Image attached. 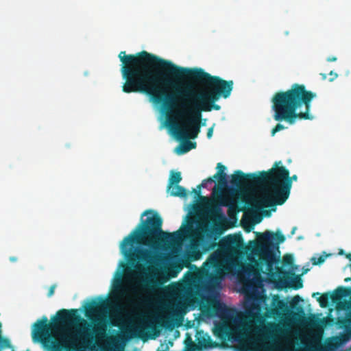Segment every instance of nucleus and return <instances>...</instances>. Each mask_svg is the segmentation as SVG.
Listing matches in <instances>:
<instances>
[{"mask_svg": "<svg viewBox=\"0 0 351 351\" xmlns=\"http://www.w3.org/2000/svg\"><path fill=\"white\" fill-rule=\"evenodd\" d=\"M119 58L125 80L122 91L145 94L154 104L161 105L167 113H171L177 105L176 95L168 90L180 88L184 79L191 80L197 93L210 95L212 99H227L233 90L232 80L212 75L201 68L179 66L146 51L129 55L121 51Z\"/></svg>", "mask_w": 351, "mask_h": 351, "instance_id": "nucleus-1", "label": "nucleus"}, {"mask_svg": "<svg viewBox=\"0 0 351 351\" xmlns=\"http://www.w3.org/2000/svg\"><path fill=\"white\" fill-rule=\"evenodd\" d=\"M162 226V219L157 213L145 210L141 215V222L123 239L120 249L132 267L141 268L140 262L151 264L154 256L150 249L176 243L189 231V228H186L182 232L179 230L170 233L163 231Z\"/></svg>", "mask_w": 351, "mask_h": 351, "instance_id": "nucleus-2", "label": "nucleus"}, {"mask_svg": "<svg viewBox=\"0 0 351 351\" xmlns=\"http://www.w3.org/2000/svg\"><path fill=\"white\" fill-rule=\"evenodd\" d=\"M298 176H289V171L282 165L281 161L276 162L267 171L256 173H244L237 170L231 176V184L239 190L250 186L264 185V193L260 201L265 207L283 204L288 199L292 182L296 181Z\"/></svg>", "mask_w": 351, "mask_h": 351, "instance_id": "nucleus-3", "label": "nucleus"}, {"mask_svg": "<svg viewBox=\"0 0 351 351\" xmlns=\"http://www.w3.org/2000/svg\"><path fill=\"white\" fill-rule=\"evenodd\" d=\"M80 322L88 326L81 318L77 309H60L52 318V322L49 323L47 317L44 316L34 323L33 340L40 343L46 351H63L75 341V335L69 328Z\"/></svg>", "mask_w": 351, "mask_h": 351, "instance_id": "nucleus-4", "label": "nucleus"}, {"mask_svg": "<svg viewBox=\"0 0 351 351\" xmlns=\"http://www.w3.org/2000/svg\"><path fill=\"white\" fill-rule=\"evenodd\" d=\"M316 97L315 93L299 84H293L287 90L276 93L271 99L273 119L289 125L294 124L297 119H311V101Z\"/></svg>", "mask_w": 351, "mask_h": 351, "instance_id": "nucleus-5", "label": "nucleus"}, {"mask_svg": "<svg viewBox=\"0 0 351 351\" xmlns=\"http://www.w3.org/2000/svg\"><path fill=\"white\" fill-rule=\"evenodd\" d=\"M217 246L218 247L217 250L212 253L203 263L202 273L205 275H208L211 269L219 271L225 266L234 265L243 254V250L245 248L241 234H232L223 237L218 243L212 242L208 246H205L204 250H214Z\"/></svg>", "mask_w": 351, "mask_h": 351, "instance_id": "nucleus-6", "label": "nucleus"}, {"mask_svg": "<svg viewBox=\"0 0 351 351\" xmlns=\"http://www.w3.org/2000/svg\"><path fill=\"white\" fill-rule=\"evenodd\" d=\"M174 90L171 94L176 95L177 105L179 99L189 104L193 110L202 114V112H210L212 110H219L221 107L215 102L219 99H212L210 95L197 93L195 86L192 83L185 82L180 84V88H171Z\"/></svg>", "mask_w": 351, "mask_h": 351, "instance_id": "nucleus-7", "label": "nucleus"}, {"mask_svg": "<svg viewBox=\"0 0 351 351\" xmlns=\"http://www.w3.org/2000/svg\"><path fill=\"white\" fill-rule=\"evenodd\" d=\"M178 104L182 109L179 114L181 115L186 114L187 118L181 125L174 121H169V125L174 136L178 140L196 138L200 132L202 114L193 110L184 100L179 99L177 107ZM176 108V106L173 109Z\"/></svg>", "mask_w": 351, "mask_h": 351, "instance_id": "nucleus-8", "label": "nucleus"}, {"mask_svg": "<svg viewBox=\"0 0 351 351\" xmlns=\"http://www.w3.org/2000/svg\"><path fill=\"white\" fill-rule=\"evenodd\" d=\"M258 241H254V247L260 252V261L267 266L269 274H274V265L278 262L276 255L271 248H278V245L285 241V237L280 231L274 233L266 231L257 233Z\"/></svg>", "mask_w": 351, "mask_h": 351, "instance_id": "nucleus-9", "label": "nucleus"}, {"mask_svg": "<svg viewBox=\"0 0 351 351\" xmlns=\"http://www.w3.org/2000/svg\"><path fill=\"white\" fill-rule=\"evenodd\" d=\"M217 172L213 178L215 180H218L220 186H215L213 189L212 195L217 204L228 207V215L231 216L232 213H237L239 211V209L237 203L223 193V188L227 185L226 173H225L226 166L219 162L217 165Z\"/></svg>", "mask_w": 351, "mask_h": 351, "instance_id": "nucleus-10", "label": "nucleus"}, {"mask_svg": "<svg viewBox=\"0 0 351 351\" xmlns=\"http://www.w3.org/2000/svg\"><path fill=\"white\" fill-rule=\"evenodd\" d=\"M276 271H274L272 276H278V282L282 287L291 288L295 290L300 289L303 287V282L300 276L295 275L293 272L283 270L276 267Z\"/></svg>", "mask_w": 351, "mask_h": 351, "instance_id": "nucleus-11", "label": "nucleus"}, {"mask_svg": "<svg viewBox=\"0 0 351 351\" xmlns=\"http://www.w3.org/2000/svg\"><path fill=\"white\" fill-rule=\"evenodd\" d=\"M346 332L340 336H335L326 340L324 346H311L308 348H305L302 350H298V351H333L341 345L348 342L350 338V332L348 329H346Z\"/></svg>", "mask_w": 351, "mask_h": 351, "instance_id": "nucleus-12", "label": "nucleus"}, {"mask_svg": "<svg viewBox=\"0 0 351 351\" xmlns=\"http://www.w3.org/2000/svg\"><path fill=\"white\" fill-rule=\"evenodd\" d=\"M252 348L241 347L239 351H274L275 347L273 342L266 341L264 339L251 340ZM283 351H298V349L285 348Z\"/></svg>", "mask_w": 351, "mask_h": 351, "instance_id": "nucleus-13", "label": "nucleus"}, {"mask_svg": "<svg viewBox=\"0 0 351 351\" xmlns=\"http://www.w3.org/2000/svg\"><path fill=\"white\" fill-rule=\"evenodd\" d=\"M271 306V307L267 310V313L272 316L280 315L288 311L287 303L283 300H280L278 295L272 298Z\"/></svg>", "mask_w": 351, "mask_h": 351, "instance_id": "nucleus-14", "label": "nucleus"}, {"mask_svg": "<svg viewBox=\"0 0 351 351\" xmlns=\"http://www.w3.org/2000/svg\"><path fill=\"white\" fill-rule=\"evenodd\" d=\"M196 341L197 345V350L202 351L204 349L215 348L217 343L212 341L210 336L204 333L202 330L197 332Z\"/></svg>", "mask_w": 351, "mask_h": 351, "instance_id": "nucleus-15", "label": "nucleus"}, {"mask_svg": "<svg viewBox=\"0 0 351 351\" xmlns=\"http://www.w3.org/2000/svg\"><path fill=\"white\" fill-rule=\"evenodd\" d=\"M204 242V239L202 236L197 237L196 238H193L190 242V248L191 251L189 252V258L191 261H197L198 260L202 253L199 251V246Z\"/></svg>", "mask_w": 351, "mask_h": 351, "instance_id": "nucleus-16", "label": "nucleus"}, {"mask_svg": "<svg viewBox=\"0 0 351 351\" xmlns=\"http://www.w3.org/2000/svg\"><path fill=\"white\" fill-rule=\"evenodd\" d=\"M350 293V288L340 287L330 294V298L333 303L339 304L343 298L349 296Z\"/></svg>", "mask_w": 351, "mask_h": 351, "instance_id": "nucleus-17", "label": "nucleus"}, {"mask_svg": "<svg viewBox=\"0 0 351 351\" xmlns=\"http://www.w3.org/2000/svg\"><path fill=\"white\" fill-rule=\"evenodd\" d=\"M201 189L198 188L197 189H193V192L195 193L197 197H199L206 206L210 207V211L213 213H218L221 211V208L219 204L216 202H215V199L213 201H210L208 197L204 196H201ZM213 198H215L213 197Z\"/></svg>", "mask_w": 351, "mask_h": 351, "instance_id": "nucleus-18", "label": "nucleus"}, {"mask_svg": "<svg viewBox=\"0 0 351 351\" xmlns=\"http://www.w3.org/2000/svg\"><path fill=\"white\" fill-rule=\"evenodd\" d=\"M261 313V304L254 301L250 304V305L245 308L246 317L249 319H254L258 318Z\"/></svg>", "mask_w": 351, "mask_h": 351, "instance_id": "nucleus-19", "label": "nucleus"}, {"mask_svg": "<svg viewBox=\"0 0 351 351\" xmlns=\"http://www.w3.org/2000/svg\"><path fill=\"white\" fill-rule=\"evenodd\" d=\"M103 306L101 302H99L97 301H93L88 304V305L85 307V315L88 318L92 319V317L93 315H97Z\"/></svg>", "mask_w": 351, "mask_h": 351, "instance_id": "nucleus-20", "label": "nucleus"}, {"mask_svg": "<svg viewBox=\"0 0 351 351\" xmlns=\"http://www.w3.org/2000/svg\"><path fill=\"white\" fill-rule=\"evenodd\" d=\"M343 308L346 311V315L344 317L338 318L337 323L340 327H346L348 324H351V302H345Z\"/></svg>", "mask_w": 351, "mask_h": 351, "instance_id": "nucleus-21", "label": "nucleus"}, {"mask_svg": "<svg viewBox=\"0 0 351 351\" xmlns=\"http://www.w3.org/2000/svg\"><path fill=\"white\" fill-rule=\"evenodd\" d=\"M181 141L182 143L176 148L178 154H184L196 147L195 142H191L189 139H182Z\"/></svg>", "mask_w": 351, "mask_h": 351, "instance_id": "nucleus-22", "label": "nucleus"}, {"mask_svg": "<svg viewBox=\"0 0 351 351\" xmlns=\"http://www.w3.org/2000/svg\"><path fill=\"white\" fill-rule=\"evenodd\" d=\"M169 193L171 196L174 197H186L187 196V191L186 189L178 184L172 185L171 189L167 191Z\"/></svg>", "mask_w": 351, "mask_h": 351, "instance_id": "nucleus-23", "label": "nucleus"}, {"mask_svg": "<svg viewBox=\"0 0 351 351\" xmlns=\"http://www.w3.org/2000/svg\"><path fill=\"white\" fill-rule=\"evenodd\" d=\"M181 180L182 176L180 171H171L167 185V191L171 189L172 185L178 184Z\"/></svg>", "mask_w": 351, "mask_h": 351, "instance_id": "nucleus-24", "label": "nucleus"}, {"mask_svg": "<svg viewBox=\"0 0 351 351\" xmlns=\"http://www.w3.org/2000/svg\"><path fill=\"white\" fill-rule=\"evenodd\" d=\"M212 309L218 315H223L228 311L227 306L219 301H216L212 304Z\"/></svg>", "mask_w": 351, "mask_h": 351, "instance_id": "nucleus-25", "label": "nucleus"}, {"mask_svg": "<svg viewBox=\"0 0 351 351\" xmlns=\"http://www.w3.org/2000/svg\"><path fill=\"white\" fill-rule=\"evenodd\" d=\"M243 271L247 274H251L254 271V274L258 273L259 271V263L254 259V265L252 264H247L243 267Z\"/></svg>", "mask_w": 351, "mask_h": 351, "instance_id": "nucleus-26", "label": "nucleus"}, {"mask_svg": "<svg viewBox=\"0 0 351 351\" xmlns=\"http://www.w3.org/2000/svg\"><path fill=\"white\" fill-rule=\"evenodd\" d=\"M188 338L184 341L185 343V351H196L197 350V345L194 343L191 338L190 335L187 334ZM169 347L167 346L165 347V351H167Z\"/></svg>", "mask_w": 351, "mask_h": 351, "instance_id": "nucleus-27", "label": "nucleus"}, {"mask_svg": "<svg viewBox=\"0 0 351 351\" xmlns=\"http://www.w3.org/2000/svg\"><path fill=\"white\" fill-rule=\"evenodd\" d=\"M97 324L95 328V332L100 336H105L106 332V325L101 319H97Z\"/></svg>", "mask_w": 351, "mask_h": 351, "instance_id": "nucleus-28", "label": "nucleus"}, {"mask_svg": "<svg viewBox=\"0 0 351 351\" xmlns=\"http://www.w3.org/2000/svg\"><path fill=\"white\" fill-rule=\"evenodd\" d=\"M329 300H330L329 293H324L317 298L319 306L322 308H326L328 306Z\"/></svg>", "mask_w": 351, "mask_h": 351, "instance_id": "nucleus-29", "label": "nucleus"}, {"mask_svg": "<svg viewBox=\"0 0 351 351\" xmlns=\"http://www.w3.org/2000/svg\"><path fill=\"white\" fill-rule=\"evenodd\" d=\"M285 128H287L280 123H277L276 125L271 131V136H275V134L277 132H280V130H285Z\"/></svg>", "mask_w": 351, "mask_h": 351, "instance_id": "nucleus-30", "label": "nucleus"}, {"mask_svg": "<svg viewBox=\"0 0 351 351\" xmlns=\"http://www.w3.org/2000/svg\"><path fill=\"white\" fill-rule=\"evenodd\" d=\"M302 299L298 295H295L294 296L293 298H292V300L290 302V306L291 308H295L298 304L302 301Z\"/></svg>", "mask_w": 351, "mask_h": 351, "instance_id": "nucleus-31", "label": "nucleus"}, {"mask_svg": "<svg viewBox=\"0 0 351 351\" xmlns=\"http://www.w3.org/2000/svg\"><path fill=\"white\" fill-rule=\"evenodd\" d=\"M147 327L154 331V334L152 339L156 338V337L158 336L160 334V331L156 328V326L153 322H150L147 324Z\"/></svg>", "mask_w": 351, "mask_h": 351, "instance_id": "nucleus-32", "label": "nucleus"}, {"mask_svg": "<svg viewBox=\"0 0 351 351\" xmlns=\"http://www.w3.org/2000/svg\"><path fill=\"white\" fill-rule=\"evenodd\" d=\"M215 182V179L212 177L208 178L207 179H205L202 181V182L197 186V188L199 189H201L202 188L206 187V184L208 182Z\"/></svg>", "mask_w": 351, "mask_h": 351, "instance_id": "nucleus-33", "label": "nucleus"}, {"mask_svg": "<svg viewBox=\"0 0 351 351\" xmlns=\"http://www.w3.org/2000/svg\"><path fill=\"white\" fill-rule=\"evenodd\" d=\"M284 263L286 264H291L293 261V258L291 255H285L283 258Z\"/></svg>", "mask_w": 351, "mask_h": 351, "instance_id": "nucleus-34", "label": "nucleus"}, {"mask_svg": "<svg viewBox=\"0 0 351 351\" xmlns=\"http://www.w3.org/2000/svg\"><path fill=\"white\" fill-rule=\"evenodd\" d=\"M116 289H122V280L121 278H118L116 281L115 284Z\"/></svg>", "mask_w": 351, "mask_h": 351, "instance_id": "nucleus-35", "label": "nucleus"}, {"mask_svg": "<svg viewBox=\"0 0 351 351\" xmlns=\"http://www.w3.org/2000/svg\"><path fill=\"white\" fill-rule=\"evenodd\" d=\"M214 126H215V124L212 127H210L208 129L207 137L208 138H210L213 136Z\"/></svg>", "mask_w": 351, "mask_h": 351, "instance_id": "nucleus-36", "label": "nucleus"}, {"mask_svg": "<svg viewBox=\"0 0 351 351\" xmlns=\"http://www.w3.org/2000/svg\"><path fill=\"white\" fill-rule=\"evenodd\" d=\"M55 288H56V285H52V286L50 287V288L49 289V291H48V293H47V295L49 297H51V296H52L53 295Z\"/></svg>", "mask_w": 351, "mask_h": 351, "instance_id": "nucleus-37", "label": "nucleus"}, {"mask_svg": "<svg viewBox=\"0 0 351 351\" xmlns=\"http://www.w3.org/2000/svg\"><path fill=\"white\" fill-rule=\"evenodd\" d=\"M313 260H314L313 264L317 265V264L322 263L324 261V258L322 256H319L317 261H315V258H313Z\"/></svg>", "mask_w": 351, "mask_h": 351, "instance_id": "nucleus-38", "label": "nucleus"}, {"mask_svg": "<svg viewBox=\"0 0 351 351\" xmlns=\"http://www.w3.org/2000/svg\"><path fill=\"white\" fill-rule=\"evenodd\" d=\"M143 282H145V285H147V286H153L156 282V281H154L153 280H143Z\"/></svg>", "mask_w": 351, "mask_h": 351, "instance_id": "nucleus-39", "label": "nucleus"}, {"mask_svg": "<svg viewBox=\"0 0 351 351\" xmlns=\"http://www.w3.org/2000/svg\"><path fill=\"white\" fill-rule=\"evenodd\" d=\"M329 75H330V76H332V77L330 79V81H332V80H334L335 78H337V74L336 73L333 72V71H330V73H329Z\"/></svg>", "mask_w": 351, "mask_h": 351, "instance_id": "nucleus-40", "label": "nucleus"}, {"mask_svg": "<svg viewBox=\"0 0 351 351\" xmlns=\"http://www.w3.org/2000/svg\"><path fill=\"white\" fill-rule=\"evenodd\" d=\"M337 58L335 56H330L327 58L328 62H335L337 60Z\"/></svg>", "mask_w": 351, "mask_h": 351, "instance_id": "nucleus-41", "label": "nucleus"}, {"mask_svg": "<svg viewBox=\"0 0 351 351\" xmlns=\"http://www.w3.org/2000/svg\"><path fill=\"white\" fill-rule=\"evenodd\" d=\"M339 328H341L339 326ZM342 328H345V329H348V331L350 332V335H351V324H348L346 326V327H341Z\"/></svg>", "mask_w": 351, "mask_h": 351, "instance_id": "nucleus-42", "label": "nucleus"}, {"mask_svg": "<svg viewBox=\"0 0 351 351\" xmlns=\"http://www.w3.org/2000/svg\"><path fill=\"white\" fill-rule=\"evenodd\" d=\"M206 124V119H201V126H205Z\"/></svg>", "mask_w": 351, "mask_h": 351, "instance_id": "nucleus-43", "label": "nucleus"}, {"mask_svg": "<svg viewBox=\"0 0 351 351\" xmlns=\"http://www.w3.org/2000/svg\"><path fill=\"white\" fill-rule=\"evenodd\" d=\"M10 261L11 262H15V261H17V258H16V257H15V256H11V257H10Z\"/></svg>", "mask_w": 351, "mask_h": 351, "instance_id": "nucleus-44", "label": "nucleus"}, {"mask_svg": "<svg viewBox=\"0 0 351 351\" xmlns=\"http://www.w3.org/2000/svg\"><path fill=\"white\" fill-rule=\"evenodd\" d=\"M298 311L300 313H304L303 308L301 306L297 308Z\"/></svg>", "mask_w": 351, "mask_h": 351, "instance_id": "nucleus-45", "label": "nucleus"}, {"mask_svg": "<svg viewBox=\"0 0 351 351\" xmlns=\"http://www.w3.org/2000/svg\"><path fill=\"white\" fill-rule=\"evenodd\" d=\"M321 75L322 76V79L323 80H326V74L325 73H322Z\"/></svg>", "mask_w": 351, "mask_h": 351, "instance_id": "nucleus-46", "label": "nucleus"}, {"mask_svg": "<svg viewBox=\"0 0 351 351\" xmlns=\"http://www.w3.org/2000/svg\"><path fill=\"white\" fill-rule=\"evenodd\" d=\"M346 258H348L350 261H351V254H348L346 255Z\"/></svg>", "mask_w": 351, "mask_h": 351, "instance_id": "nucleus-47", "label": "nucleus"}, {"mask_svg": "<svg viewBox=\"0 0 351 351\" xmlns=\"http://www.w3.org/2000/svg\"><path fill=\"white\" fill-rule=\"evenodd\" d=\"M296 230V227H293L291 231V234H293L295 233V231Z\"/></svg>", "mask_w": 351, "mask_h": 351, "instance_id": "nucleus-48", "label": "nucleus"}, {"mask_svg": "<svg viewBox=\"0 0 351 351\" xmlns=\"http://www.w3.org/2000/svg\"><path fill=\"white\" fill-rule=\"evenodd\" d=\"M319 294V293L318 292L313 293L312 294V297H313V298H314V297H315L316 295H318Z\"/></svg>", "mask_w": 351, "mask_h": 351, "instance_id": "nucleus-49", "label": "nucleus"}, {"mask_svg": "<svg viewBox=\"0 0 351 351\" xmlns=\"http://www.w3.org/2000/svg\"><path fill=\"white\" fill-rule=\"evenodd\" d=\"M176 276H177V273H175L174 274L171 275L172 277H176Z\"/></svg>", "mask_w": 351, "mask_h": 351, "instance_id": "nucleus-50", "label": "nucleus"}, {"mask_svg": "<svg viewBox=\"0 0 351 351\" xmlns=\"http://www.w3.org/2000/svg\"><path fill=\"white\" fill-rule=\"evenodd\" d=\"M169 345L173 346V342L169 341Z\"/></svg>", "mask_w": 351, "mask_h": 351, "instance_id": "nucleus-51", "label": "nucleus"}, {"mask_svg": "<svg viewBox=\"0 0 351 351\" xmlns=\"http://www.w3.org/2000/svg\"><path fill=\"white\" fill-rule=\"evenodd\" d=\"M157 351H165V350H160V348H158L157 349Z\"/></svg>", "mask_w": 351, "mask_h": 351, "instance_id": "nucleus-52", "label": "nucleus"}]
</instances>
